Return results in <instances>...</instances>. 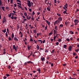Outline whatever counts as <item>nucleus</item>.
<instances>
[{
    "instance_id": "obj_57",
    "label": "nucleus",
    "mask_w": 79,
    "mask_h": 79,
    "mask_svg": "<svg viewBox=\"0 0 79 79\" xmlns=\"http://www.w3.org/2000/svg\"><path fill=\"white\" fill-rule=\"evenodd\" d=\"M31 20H33V21H34V18L32 17L31 18Z\"/></svg>"
},
{
    "instance_id": "obj_62",
    "label": "nucleus",
    "mask_w": 79,
    "mask_h": 79,
    "mask_svg": "<svg viewBox=\"0 0 79 79\" xmlns=\"http://www.w3.org/2000/svg\"><path fill=\"white\" fill-rule=\"evenodd\" d=\"M24 8H25V9L26 11H27V9L26 8V7H25Z\"/></svg>"
},
{
    "instance_id": "obj_54",
    "label": "nucleus",
    "mask_w": 79,
    "mask_h": 79,
    "mask_svg": "<svg viewBox=\"0 0 79 79\" xmlns=\"http://www.w3.org/2000/svg\"><path fill=\"white\" fill-rule=\"evenodd\" d=\"M51 66H52V67H53V64L52 63L51 64Z\"/></svg>"
},
{
    "instance_id": "obj_25",
    "label": "nucleus",
    "mask_w": 79,
    "mask_h": 79,
    "mask_svg": "<svg viewBox=\"0 0 79 79\" xmlns=\"http://www.w3.org/2000/svg\"><path fill=\"white\" fill-rule=\"evenodd\" d=\"M41 59L42 61H44L45 60V57L41 58Z\"/></svg>"
},
{
    "instance_id": "obj_44",
    "label": "nucleus",
    "mask_w": 79,
    "mask_h": 79,
    "mask_svg": "<svg viewBox=\"0 0 79 79\" xmlns=\"http://www.w3.org/2000/svg\"><path fill=\"white\" fill-rule=\"evenodd\" d=\"M29 75H30L31 76H32V74H31V73H30V74H28V76H29Z\"/></svg>"
},
{
    "instance_id": "obj_4",
    "label": "nucleus",
    "mask_w": 79,
    "mask_h": 79,
    "mask_svg": "<svg viewBox=\"0 0 79 79\" xmlns=\"http://www.w3.org/2000/svg\"><path fill=\"white\" fill-rule=\"evenodd\" d=\"M20 6H19V5H18V6H19V8H21V9H22V10H24V9H23L22 7H21V5H22V4L21 3H20V4H19Z\"/></svg>"
},
{
    "instance_id": "obj_1",
    "label": "nucleus",
    "mask_w": 79,
    "mask_h": 79,
    "mask_svg": "<svg viewBox=\"0 0 79 79\" xmlns=\"http://www.w3.org/2000/svg\"><path fill=\"white\" fill-rule=\"evenodd\" d=\"M58 23H60L61 21H63V18L61 17H59L58 18Z\"/></svg>"
},
{
    "instance_id": "obj_60",
    "label": "nucleus",
    "mask_w": 79,
    "mask_h": 79,
    "mask_svg": "<svg viewBox=\"0 0 79 79\" xmlns=\"http://www.w3.org/2000/svg\"><path fill=\"white\" fill-rule=\"evenodd\" d=\"M37 15H40V12H38L37 13Z\"/></svg>"
},
{
    "instance_id": "obj_37",
    "label": "nucleus",
    "mask_w": 79,
    "mask_h": 79,
    "mask_svg": "<svg viewBox=\"0 0 79 79\" xmlns=\"http://www.w3.org/2000/svg\"><path fill=\"white\" fill-rule=\"evenodd\" d=\"M54 0V3H57V2H56V0Z\"/></svg>"
},
{
    "instance_id": "obj_46",
    "label": "nucleus",
    "mask_w": 79,
    "mask_h": 79,
    "mask_svg": "<svg viewBox=\"0 0 79 79\" xmlns=\"http://www.w3.org/2000/svg\"><path fill=\"white\" fill-rule=\"evenodd\" d=\"M17 2H19V3H21V2L19 0H17Z\"/></svg>"
},
{
    "instance_id": "obj_11",
    "label": "nucleus",
    "mask_w": 79,
    "mask_h": 79,
    "mask_svg": "<svg viewBox=\"0 0 79 79\" xmlns=\"http://www.w3.org/2000/svg\"><path fill=\"white\" fill-rule=\"evenodd\" d=\"M13 48L14 49H15V51L16 52L17 51V50L16 49V46H15V45H13Z\"/></svg>"
},
{
    "instance_id": "obj_20",
    "label": "nucleus",
    "mask_w": 79,
    "mask_h": 79,
    "mask_svg": "<svg viewBox=\"0 0 79 79\" xmlns=\"http://www.w3.org/2000/svg\"><path fill=\"white\" fill-rule=\"evenodd\" d=\"M32 47L31 46L30 47H29V46L27 45V48L28 49V50H30V49H31V47Z\"/></svg>"
},
{
    "instance_id": "obj_34",
    "label": "nucleus",
    "mask_w": 79,
    "mask_h": 79,
    "mask_svg": "<svg viewBox=\"0 0 79 79\" xmlns=\"http://www.w3.org/2000/svg\"><path fill=\"white\" fill-rule=\"evenodd\" d=\"M70 33L71 34H73V32L72 31H69Z\"/></svg>"
},
{
    "instance_id": "obj_40",
    "label": "nucleus",
    "mask_w": 79,
    "mask_h": 79,
    "mask_svg": "<svg viewBox=\"0 0 79 79\" xmlns=\"http://www.w3.org/2000/svg\"><path fill=\"white\" fill-rule=\"evenodd\" d=\"M66 40H67V41H68V42H69V39H68V38H67L66 39Z\"/></svg>"
},
{
    "instance_id": "obj_17",
    "label": "nucleus",
    "mask_w": 79,
    "mask_h": 79,
    "mask_svg": "<svg viewBox=\"0 0 79 79\" xmlns=\"http://www.w3.org/2000/svg\"><path fill=\"white\" fill-rule=\"evenodd\" d=\"M27 21V19H24V20L22 21V23H24L25 21Z\"/></svg>"
},
{
    "instance_id": "obj_12",
    "label": "nucleus",
    "mask_w": 79,
    "mask_h": 79,
    "mask_svg": "<svg viewBox=\"0 0 79 79\" xmlns=\"http://www.w3.org/2000/svg\"><path fill=\"white\" fill-rule=\"evenodd\" d=\"M15 15V14L13 13V12H11V18H12L13 17H14V16Z\"/></svg>"
},
{
    "instance_id": "obj_22",
    "label": "nucleus",
    "mask_w": 79,
    "mask_h": 79,
    "mask_svg": "<svg viewBox=\"0 0 79 79\" xmlns=\"http://www.w3.org/2000/svg\"><path fill=\"white\" fill-rule=\"evenodd\" d=\"M67 48V45L66 44H64V48H65V49H66V48Z\"/></svg>"
},
{
    "instance_id": "obj_24",
    "label": "nucleus",
    "mask_w": 79,
    "mask_h": 79,
    "mask_svg": "<svg viewBox=\"0 0 79 79\" xmlns=\"http://www.w3.org/2000/svg\"><path fill=\"white\" fill-rule=\"evenodd\" d=\"M36 48L37 49V50H39L40 47H39V45H37L36 46Z\"/></svg>"
},
{
    "instance_id": "obj_49",
    "label": "nucleus",
    "mask_w": 79,
    "mask_h": 79,
    "mask_svg": "<svg viewBox=\"0 0 79 79\" xmlns=\"http://www.w3.org/2000/svg\"><path fill=\"white\" fill-rule=\"evenodd\" d=\"M74 24H73L71 25V26H70V27H73V26H74Z\"/></svg>"
},
{
    "instance_id": "obj_55",
    "label": "nucleus",
    "mask_w": 79,
    "mask_h": 79,
    "mask_svg": "<svg viewBox=\"0 0 79 79\" xmlns=\"http://www.w3.org/2000/svg\"><path fill=\"white\" fill-rule=\"evenodd\" d=\"M34 41L35 44H37V41H35V40H34Z\"/></svg>"
},
{
    "instance_id": "obj_8",
    "label": "nucleus",
    "mask_w": 79,
    "mask_h": 79,
    "mask_svg": "<svg viewBox=\"0 0 79 79\" xmlns=\"http://www.w3.org/2000/svg\"><path fill=\"white\" fill-rule=\"evenodd\" d=\"M63 27V25L62 24H60L59 28V29H61V27Z\"/></svg>"
},
{
    "instance_id": "obj_33",
    "label": "nucleus",
    "mask_w": 79,
    "mask_h": 79,
    "mask_svg": "<svg viewBox=\"0 0 79 79\" xmlns=\"http://www.w3.org/2000/svg\"><path fill=\"white\" fill-rule=\"evenodd\" d=\"M8 16L9 18H11V14L10 13V14H9Z\"/></svg>"
},
{
    "instance_id": "obj_6",
    "label": "nucleus",
    "mask_w": 79,
    "mask_h": 79,
    "mask_svg": "<svg viewBox=\"0 0 79 79\" xmlns=\"http://www.w3.org/2000/svg\"><path fill=\"white\" fill-rule=\"evenodd\" d=\"M68 6L64 7H63L64 10H65V11H68V10H67V9H66L68 8Z\"/></svg>"
},
{
    "instance_id": "obj_47",
    "label": "nucleus",
    "mask_w": 79,
    "mask_h": 79,
    "mask_svg": "<svg viewBox=\"0 0 79 79\" xmlns=\"http://www.w3.org/2000/svg\"><path fill=\"white\" fill-rule=\"evenodd\" d=\"M33 32L34 33H36V30H33Z\"/></svg>"
},
{
    "instance_id": "obj_14",
    "label": "nucleus",
    "mask_w": 79,
    "mask_h": 79,
    "mask_svg": "<svg viewBox=\"0 0 79 79\" xmlns=\"http://www.w3.org/2000/svg\"><path fill=\"white\" fill-rule=\"evenodd\" d=\"M14 40H15V41H17V42L18 41V38H16V37H15L14 38Z\"/></svg>"
},
{
    "instance_id": "obj_35",
    "label": "nucleus",
    "mask_w": 79,
    "mask_h": 79,
    "mask_svg": "<svg viewBox=\"0 0 79 79\" xmlns=\"http://www.w3.org/2000/svg\"><path fill=\"white\" fill-rule=\"evenodd\" d=\"M5 75L7 77H9V76H10V75L8 74H6Z\"/></svg>"
},
{
    "instance_id": "obj_31",
    "label": "nucleus",
    "mask_w": 79,
    "mask_h": 79,
    "mask_svg": "<svg viewBox=\"0 0 79 79\" xmlns=\"http://www.w3.org/2000/svg\"><path fill=\"white\" fill-rule=\"evenodd\" d=\"M2 8L3 11H5V7L3 6L2 7Z\"/></svg>"
},
{
    "instance_id": "obj_56",
    "label": "nucleus",
    "mask_w": 79,
    "mask_h": 79,
    "mask_svg": "<svg viewBox=\"0 0 79 79\" xmlns=\"http://www.w3.org/2000/svg\"><path fill=\"white\" fill-rule=\"evenodd\" d=\"M47 25H46V27H45V30H47Z\"/></svg>"
},
{
    "instance_id": "obj_28",
    "label": "nucleus",
    "mask_w": 79,
    "mask_h": 79,
    "mask_svg": "<svg viewBox=\"0 0 79 79\" xmlns=\"http://www.w3.org/2000/svg\"><path fill=\"white\" fill-rule=\"evenodd\" d=\"M57 16H61V14H60L58 13L57 14Z\"/></svg>"
},
{
    "instance_id": "obj_53",
    "label": "nucleus",
    "mask_w": 79,
    "mask_h": 79,
    "mask_svg": "<svg viewBox=\"0 0 79 79\" xmlns=\"http://www.w3.org/2000/svg\"><path fill=\"white\" fill-rule=\"evenodd\" d=\"M45 40H44L43 41V44H45Z\"/></svg>"
},
{
    "instance_id": "obj_63",
    "label": "nucleus",
    "mask_w": 79,
    "mask_h": 79,
    "mask_svg": "<svg viewBox=\"0 0 79 79\" xmlns=\"http://www.w3.org/2000/svg\"><path fill=\"white\" fill-rule=\"evenodd\" d=\"M35 14V13H34V11L32 12V15H34Z\"/></svg>"
},
{
    "instance_id": "obj_51",
    "label": "nucleus",
    "mask_w": 79,
    "mask_h": 79,
    "mask_svg": "<svg viewBox=\"0 0 79 79\" xmlns=\"http://www.w3.org/2000/svg\"><path fill=\"white\" fill-rule=\"evenodd\" d=\"M67 6H68V4L67 3H66L65 5H64V7Z\"/></svg>"
},
{
    "instance_id": "obj_19",
    "label": "nucleus",
    "mask_w": 79,
    "mask_h": 79,
    "mask_svg": "<svg viewBox=\"0 0 79 79\" xmlns=\"http://www.w3.org/2000/svg\"><path fill=\"white\" fill-rule=\"evenodd\" d=\"M54 34H57V30H54Z\"/></svg>"
},
{
    "instance_id": "obj_21",
    "label": "nucleus",
    "mask_w": 79,
    "mask_h": 79,
    "mask_svg": "<svg viewBox=\"0 0 79 79\" xmlns=\"http://www.w3.org/2000/svg\"><path fill=\"white\" fill-rule=\"evenodd\" d=\"M52 34H53V30H52L51 32L49 34V35H52Z\"/></svg>"
},
{
    "instance_id": "obj_48",
    "label": "nucleus",
    "mask_w": 79,
    "mask_h": 79,
    "mask_svg": "<svg viewBox=\"0 0 79 79\" xmlns=\"http://www.w3.org/2000/svg\"><path fill=\"white\" fill-rule=\"evenodd\" d=\"M6 78H7V77L6 76H4L3 77V79H6Z\"/></svg>"
},
{
    "instance_id": "obj_41",
    "label": "nucleus",
    "mask_w": 79,
    "mask_h": 79,
    "mask_svg": "<svg viewBox=\"0 0 79 79\" xmlns=\"http://www.w3.org/2000/svg\"><path fill=\"white\" fill-rule=\"evenodd\" d=\"M56 45H59V43L58 42H56Z\"/></svg>"
},
{
    "instance_id": "obj_23",
    "label": "nucleus",
    "mask_w": 79,
    "mask_h": 79,
    "mask_svg": "<svg viewBox=\"0 0 79 79\" xmlns=\"http://www.w3.org/2000/svg\"><path fill=\"white\" fill-rule=\"evenodd\" d=\"M38 42H39V43H40V44L42 43V40H38Z\"/></svg>"
},
{
    "instance_id": "obj_32",
    "label": "nucleus",
    "mask_w": 79,
    "mask_h": 79,
    "mask_svg": "<svg viewBox=\"0 0 79 79\" xmlns=\"http://www.w3.org/2000/svg\"><path fill=\"white\" fill-rule=\"evenodd\" d=\"M79 49H75V51L76 52H79Z\"/></svg>"
},
{
    "instance_id": "obj_50",
    "label": "nucleus",
    "mask_w": 79,
    "mask_h": 79,
    "mask_svg": "<svg viewBox=\"0 0 79 79\" xmlns=\"http://www.w3.org/2000/svg\"><path fill=\"white\" fill-rule=\"evenodd\" d=\"M6 37H7L8 36V34H7V32H6Z\"/></svg>"
},
{
    "instance_id": "obj_42",
    "label": "nucleus",
    "mask_w": 79,
    "mask_h": 79,
    "mask_svg": "<svg viewBox=\"0 0 79 79\" xmlns=\"http://www.w3.org/2000/svg\"><path fill=\"white\" fill-rule=\"evenodd\" d=\"M31 16H30L29 18H28V17H27V19L29 20V19H31Z\"/></svg>"
},
{
    "instance_id": "obj_29",
    "label": "nucleus",
    "mask_w": 79,
    "mask_h": 79,
    "mask_svg": "<svg viewBox=\"0 0 79 79\" xmlns=\"http://www.w3.org/2000/svg\"><path fill=\"white\" fill-rule=\"evenodd\" d=\"M55 30H56V31H57L58 30V28H57V26H56L55 27Z\"/></svg>"
},
{
    "instance_id": "obj_18",
    "label": "nucleus",
    "mask_w": 79,
    "mask_h": 79,
    "mask_svg": "<svg viewBox=\"0 0 79 79\" xmlns=\"http://www.w3.org/2000/svg\"><path fill=\"white\" fill-rule=\"evenodd\" d=\"M11 38L12 40H13V39H14V34L13 33H12Z\"/></svg>"
},
{
    "instance_id": "obj_52",
    "label": "nucleus",
    "mask_w": 79,
    "mask_h": 79,
    "mask_svg": "<svg viewBox=\"0 0 79 79\" xmlns=\"http://www.w3.org/2000/svg\"><path fill=\"white\" fill-rule=\"evenodd\" d=\"M48 52V50H47V49H46L45 51V52H46V53H47Z\"/></svg>"
},
{
    "instance_id": "obj_27",
    "label": "nucleus",
    "mask_w": 79,
    "mask_h": 79,
    "mask_svg": "<svg viewBox=\"0 0 79 79\" xmlns=\"http://www.w3.org/2000/svg\"><path fill=\"white\" fill-rule=\"evenodd\" d=\"M8 40L9 41H10V40H11V41H12V39L11 38V37H9L8 38Z\"/></svg>"
},
{
    "instance_id": "obj_30",
    "label": "nucleus",
    "mask_w": 79,
    "mask_h": 79,
    "mask_svg": "<svg viewBox=\"0 0 79 79\" xmlns=\"http://www.w3.org/2000/svg\"><path fill=\"white\" fill-rule=\"evenodd\" d=\"M47 9L48 11H50V9L49 8L47 7Z\"/></svg>"
},
{
    "instance_id": "obj_2",
    "label": "nucleus",
    "mask_w": 79,
    "mask_h": 79,
    "mask_svg": "<svg viewBox=\"0 0 79 79\" xmlns=\"http://www.w3.org/2000/svg\"><path fill=\"white\" fill-rule=\"evenodd\" d=\"M27 5L28 6L30 7H31V2H30L29 1H28V2L27 3Z\"/></svg>"
},
{
    "instance_id": "obj_5",
    "label": "nucleus",
    "mask_w": 79,
    "mask_h": 79,
    "mask_svg": "<svg viewBox=\"0 0 79 79\" xmlns=\"http://www.w3.org/2000/svg\"><path fill=\"white\" fill-rule=\"evenodd\" d=\"M72 49V46H70L68 48L69 50V52H71V50Z\"/></svg>"
},
{
    "instance_id": "obj_45",
    "label": "nucleus",
    "mask_w": 79,
    "mask_h": 79,
    "mask_svg": "<svg viewBox=\"0 0 79 79\" xmlns=\"http://www.w3.org/2000/svg\"><path fill=\"white\" fill-rule=\"evenodd\" d=\"M24 15L25 16H27V13H24Z\"/></svg>"
},
{
    "instance_id": "obj_43",
    "label": "nucleus",
    "mask_w": 79,
    "mask_h": 79,
    "mask_svg": "<svg viewBox=\"0 0 79 79\" xmlns=\"http://www.w3.org/2000/svg\"><path fill=\"white\" fill-rule=\"evenodd\" d=\"M10 2H11L10 3H11V4H13V0H11Z\"/></svg>"
},
{
    "instance_id": "obj_10",
    "label": "nucleus",
    "mask_w": 79,
    "mask_h": 79,
    "mask_svg": "<svg viewBox=\"0 0 79 79\" xmlns=\"http://www.w3.org/2000/svg\"><path fill=\"white\" fill-rule=\"evenodd\" d=\"M58 35H59V34H56V36L54 37H55V38H56V37L57 38H58V37H59Z\"/></svg>"
},
{
    "instance_id": "obj_7",
    "label": "nucleus",
    "mask_w": 79,
    "mask_h": 79,
    "mask_svg": "<svg viewBox=\"0 0 79 79\" xmlns=\"http://www.w3.org/2000/svg\"><path fill=\"white\" fill-rule=\"evenodd\" d=\"M16 18H17L16 17H11V19H14L15 20H16Z\"/></svg>"
},
{
    "instance_id": "obj_15",
    "label": "nucleus",
    "mask_w": 79,
    "mask_h": 79,
    "mask_svg": "<svg viewBox=\"0 0 79 79\" xmlns=\"http://www.w3.org/2000/svg\"><path fill=\"white\" fill-rule=\"evenodd\" d=\"M78 19H75L74 20V22L75 23H78Z\"/></svg>"
},
{
    "instance_id": "obj_26",
    "label": "nucleus",
    "mask_w": 79,
    "mask_h": 79,
    "mask_svg": "<svg viewBox=\"0 0 79 79\" xmlns=\"http://www.w3.org/2000/svg\"><path fill=\"white\" fill-rule=\"evenodd\" d=\"M6 28H5L4 30H2V32H4V33H5V32H6Z\"/></svg>"
},
{
    "instance_id": "obj_58",
    "label": "nucleus",
    "mask_w": 79,
    "mask_h": 79,
    "mask_svg": "<svg viewBox=\"0 0 79 79\" xmlns=\"http://www.w3.org/2000/svg\"><path fill=\"white\" fill-rule=\"evenodd\" d=\"M18 46L15 47L16 50H17L18 49Z\"/></svg>"
},
{
    "instance_id": "obj_36",
    "label": "nucleus",
    "mask_w": 79,
    "mask_h": 79,
    "mask_svg": "<svg viewBox=\"0 0 79 79\" xmlns=\"http://www.w3.org/2000/svg\"><path fill=\"white\" fill-rule=\"evenodd\" d=\"M63 13L64 14H65L66 13V11L65 10V11H64L63 12Z\"/></svg>"
},
{
    "instance_id": "obj_59",
    "label": "nucleus",
    "mask_w": 79,
    "mask_h": 79,
    "mask_svg": "<svg viewBox=\"0 0 79 79\" xmlns=\"http://www.w3.org/2000/svg\"><path fill=\"white\" fill-rule=\"evenodd\" d=\"M31 6H33V4H34V3H33V2H31Z\"/></svg>"
},
{
    "instance_id": "obj_13",
    "label": "nucleus",
    "mask_w": 79,
    "mask_h": 79,
    "mask_svg": "<svg viewBox=\"0 0 79 79\" xmlns=\"http://www.w3.org/2000/svg\"><path fill=\"white\" fill-rule=\"evenodd\" d=\"M46 21L47 23L48 24L49 26H50V22H48V21L47 20H46Z\"/></svg>"
},
{
    "instance_id": "obj_16",
    "label": "nucleus",
    "mask_w": 79,
    "mask_h": 79,
    "mask_svg": "<svg viewBox=\"0 0 79 79\" xmlns=\"http://www.w3.org/2000/svg\"><path fill=\"white\" fill-rule=\"evenodd\" d=\"M2 5V6H3V2L1 0H0V6H1Z\"/></svg>"
},
{
    "instance_id": "obj_39",
    "label": "nucleus",
    "mask_w": 79,
    "mask_h": 79,
    "mask_svg": "<svg viewBox=\"0 0 79 79\" xmlns=\"http://www.w3.org/2000/svg\"><path fill=\"white\" fill-rule=\"evenodd\" d=\"M59 42H61V39H60L59 40H58Z\"/></svg>"
},
{
    "instance_id": "obj_9",
    "label": "nucleus",
    "mask_w": 79,
    "mask_h": 79,
    "mask_svg": "<svg viewBox=\"0 0 79 79\" xmlns=\"http://www.w3.org/2000/svg\"><path fill=\"white\" fill-rule=\"evenodd\" d=\"M37 71H39V73H40V68L37 69Z\"/></svg>"
},
{
    "instance_id": "obj_61",
    "label": "nucleus",
    "mask_w": 79,
    "mask_h": 79,
    "mask_svg": "<svg viewBox=\"0 0 79 79\" xmlns=\"http://www.w3.org/2000/svg\"><path fill=\"white\" fill-rule=\"evenodd\" d=\"M63 65L64 66H65L66 65V64H63Z\"/></svg>"
},
{
    "instance_id": "obj_3",
    "label": "nucleus",
    "mask_w": 79,
    "mask_h": 79,
    "mask_svg": "<svg viewBox=\"0 0 79 79\" xmlns=\"http://www.w3.org/2000/svg\"><path fill=\"white\" fill-rule=\"evenodd\" d=\"M6 18H5V17H4L3 19V20L2 21L3 23H6Z\"/></svg>"
},
{
    "instance_id": "obj_64",
    "label": "nucleus",
    "mask_w": 79,
    "mask_h": 79,
    "mask_svg": "<svg viewBox=\"0 0 79 79\" xmlns=\"http://www.w3.org/2000/svg\"><path fill=\"white\" fill-rule=\"evenodd\" d=\"M71 40H72L73 39V37H71L70 39Z\"/></svg>"
},
{
    "instance_id": "obj_38",
    "label": "nucleus",
    "mask_w": 79,
    "mask_h": 79,
    "mask_svg": "<svg viewBox=\"0 0 79 79\" xmlns=\"http://www.w3.org/2000/svg\"><path fill=\"white\" fill-rule=\"evenodd\" d=\"M30 41L31 42H33V40L31 38H30Z\"/></svg>"
}]
</instances>
